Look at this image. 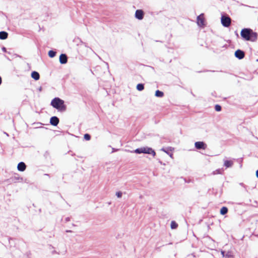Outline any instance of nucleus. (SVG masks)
<instances>
[{"label": "nucleus", "instance_id": "obj_7", "mask_svg": "<svg viewBox=\"0 0 258 258\" xmlns=\"http://www.w3.org/2000/svg\"><path fill=\"white\" fill-rule=\"evenodd\" d=\"M144 17V12L142 10H137L135 13V17L139 20H142Z\"/></svg>", "mask_w": 258, "mask_h": 258}, {"label": "nucleus", "instance_id": "obj_13", "mask_svg": "<svg viewBox=\"0 0 258 258\" xmlns=\"http://www.w3.org/2000/svg\"><path fill=\"white\" fill-rule=\"evenodd\" d=\"M31 76V77L36 81L38 80L40 78V75L39 73L35 71L32 72Z\"/></svg>", "mask_w": 258, "mask_h": 258}, {"label": "nucleus", "instance_id": "obj_15", "mask_svg": "<svg viewBox=\"0 0 258 258\" xmlns=\"http://www.w3.org/2000/svg\"><path fill=\"white\" fill-rule=\"evenodd\" d=\"M233 162L230 160H225L224 161V166L227 168L230 167L233 165Z\"/></svg>", "mask_w": 258, "mask_h": 258}, {"label": "nucleus", "instance_id": "obj_23", "mask_svg": "<svg viewBox=\"0 0 258 258\" xmlns=\"http://www.w3.org/2000/svg\"><path fill=\"white\" fill-rule=\"evenodd\" d=\"M215 110L217 111H220L221 110V107L220 105H216L215 106Z\"/></svg>", "mask_w": 258, "mask_h": 258}, {"label": "nucleus", "instance_id": "obj_22", "mask_svg": "<svg viewBox=\"0 0 258 258\" xmlns=\"http://www.w3.org/2000/svg\"><path fill=\"white\" fill-rule=\"evenodd\" d=\"M90 138H91L89 134H86L84 135V139L86 140L89 141L90 140Z\"/></svg>", "mask_w": 258, "mask_h": 258}, {"label": "nucleus", "instance_id": "obj_9", "mask_svg": "<svg viewBox=\"0 0 258 258\" xmlns=\"http://www.w3.org/2000/svg\"><path fill=\"white\" fill-rule=\"evenodd\" d=\"M235 56L239 59H242L244 56V53L240 50H237L235 52Z\"/></svg>", "mask_w": 258, "mask_h": 258}, {"label": "nucleus", "instance_id": "obj_16", "mask_svg": "<svg viewBox=\"0 0 258 258\" xmlns=\"http://www.w3.org/2000/svg\"><path fill=\"white\" fill-rule=\"evenodd\" d=\"M155 96L157 97H162L164 96V93L162 91L157 90L155 92Z\"/></svg>", "mask_w": 258, "mask_h": 258}, {"label": "nucleus", "instance_id": "obj_6", "mask_svg": "<svg viewBox=\"0 0 258 258\" xmlns=\"http://www.w3.org/2000/svg\"><path fill=\"white\" fill-rule=\"evenodd\" d=\"M173 150H174V149L173 148H172V147H169V148H168L167 149L162 148L161 149V151H162L164 152L165 153H166L172 159L173 158V154L172 153V152L173 151Z\"/></svg>", "mask_w": 258, "mask_h": 258}, {"label": "nucleus", "instance_id": "obj_19", "mask_svg": "<svg viewBox=\"0 0 258 258\" xmlns=\"http://www.w3.org/2000/svg\"><path fill=\"white\" fill-rule=\"evenodd\" d=\"M144 88V85L142 84H139L137 86V89L139 91H142Z\"/></svg>", "mask_w": 258, "mask_h": 258}, {"label": "nucleus", "instance_id": "obj_5", "mask_svg": "<svg viewBox=\"0 0 258 258\" xmlns=\"http://www.w3.org/2000/svg\"><path fill=\"white\" fill-rule=\"evenodd\" d=\"M197 24L200 27L205 26V18L203 14H201L197 17Z\"/></svg>", "mask_w": 258, "mask_h": 258}, {"label": "nucleus", "instance_id": "obj_25", "mask_svg": "<svg viewBox=\"0 0 258 258\" xmlns=\"http://www.w3.org/2000/svg\"><path fill=\"white\" fill-rule=\"evenodd\" d=\"M221 254H222V256H223V257H225V254H225V252H224V251H221Z\"/></svg>", "mask_w": 258, "mask_h": 258}, {"label": "nucleus", "instance_id": "obj_2", "mask_svg": "<svg viewBox=\"0 0 258 258\" xmlns=\"http://www.w3.org/2000/svg\"><path fill=\"white\" fill-rule=\"evenodd\" d=\"M51 105L57 110L63 112L66 110V106L63 100L58 97H55L51 100Z\"/></svg>", "mask_w": 258, "mask_h": 258}, {"label": "nucleus", "instance_id": "obj_8", "mask_svg": "<svg viewBox=\"0 0 258 258\" xmlns=\"http://www.w3.org/2000/svg\"><path fill=\"white\" fill-rule=\"evenodd\" d=\"M195 147L198 149H205L206 145L203 142H197L195 143Z\"/></svg>", "mask_w": 258, "mask_h": 258}, {"label": "nucleus", "instance_id": "obj_27", "mask_svg": "<svg viewBox=\"0 0 258 258\" xmlns=\"http://www.w3.org/2000/svg\"><path fill=\"white\" fill-rule=\"evenodd\" d=\"M3 50L4 51H6V48L5 47H3Z\"/></svg>", "mask_w": 258, "mask_h": 258}, {"label": "nucleus", "instance_id": "obj_4", "mask_svg": "<svg viewBox=\"0 0 258 258\" xmlns=\"http://www.w3.org/2000/svg\"><path fill=\"white\" fill-rule=\"evenodd\" d=\"M221 23L224 27H228L231 24V19L229 17L222 16Z\"/></svg>", "mask_w": 258, "mask_h": 258}, {"label": "nucleus", "instance_id": "obj_20", "mask_svg": "<svg viewBox=\"0 0 258 258\" xmlns=\"http://www.w3.org/2000/svg\"><path fill=\"white\" fill-rule=\"evenodd\" d=\"M56 52L53 50H50L48 52V55L50 57H53L55 56Z\"/></svg>", "mask_w": 258, "mask_h": 258}, {"label": "nucleus", "instance_id": "obj_14", "mask_svg": "<svg viewBox=\"0 0 258 258\" xmlns=\"http://www.w3.org/2000/svg\"><path fill=\"white\" fill-rule=\"evenodd\" d=\"M8 34L5 31L0 32V39L5 40L8 38Z\"/></svg>", "mask_w": 258, "mask_h": 258}, {"label": "nucleus", "instance_id": "obj_12", "mask_svg": "<svg viewBox=\"0 0 258 258\" xmlns=\"http://www.w3.org/2000/svg\"><path fill=\"white\" fill-rule=\"evenodd\" d=\"M59 61L61 64H64L67 63V57L66 54H61L59 56Z\"/></svg>", "mask_w": 258, "mask_h": 258}, {"label": "nucleus", "instance_id": "obj_3", "mask_svg": "<svg viewBox=\"0 0 258 258\" xmlns=\"http://www.w3.org/2000/svg\"><path fill=\"white\" fill-rule=\"evenodd\" d=\"M134 153L137 154H151L154 157L156 155V153L154 150H153L151 148L148 147H143L140 148H138L136 149L134 151Z\"/></svg>", "mask_w": 258, "mask_h": 258}, {"label": "nucleus", "instance_id": "obj_10", "mask_svg": "<svg viewBox=\"0 0 258 258\" xmlns=\"http://www.w3.org/2000/svg\"><path fill=\"white\" fill-rule=\"evenodd\" d=\"M59 122L58 118L56 116H53L50 118V123L51 125L54 126H56L58 124Z\"/></svg>", "mask_w": 258, "mask_h": 258}, {"label": "nucleus", "instance_id": "obj_18", "mask_svg": "<svg viewBox=\"0 0 258 258\" xmlns=\"http://www.w3.org/2000/svg\"><path fill=\"white\" fill-rule=\"evenodd\" d=\"M178 226V224L174 221L171 222V229H176Z\"/></svg>", "mask_w": 258, "mask_h": 258}, {"label": "nucleus", "instance_id": "obj_26", "mask_svg": "<svg viewBox=\"0 0 258 258\" xmlns=\"http://www.w3.org/2000/svg\"><path fill=\"white\" fill-rule=\"evenodd\" d=\"M256 176L258 178V170L256 171Z\"/></svg>", "mask_w": 258, "mask_h": 258}, {"label": "nucleus", "instance_id": "obj_24", "mask_svg": "<svg viewBox=\"0 0 258 258\" xmlns=\"http://www.w3.org/2000/svg\"><path fill=\"white\" fill-rule=\"evenodd\" d=\"M116 196L118 198H120L122 196V192L120 191H118V192H116Z\"/></svg>", "mask_w": 258, "mask_h": 258}, {"label": "nucleus", "instance_id": "obj_11", "mask_svg": "<svg viewBox=\"0 0 258 258\" xmlns=\"http://www.w3.org/2000/svg\"><path fill=\"white\" fill-rule=\"evenodd\" d=\"M26 165L24 162H20L18 164L17 168L20 171H24L26 169Z\"/></svg>", "mask_w": 258, "mask_h": 258}, {"label": "nucleus", "instance_id": "obj_17", "mask_svg": "<svg viewBox=\"0 0 258 258\" xmlns=\"http://www.w3.org/2000/svg\"><path fill=\"white\" fill-rule=\"evenodd\" d=\"M227 212L228 209L225 207H222L220 210V214L223 215L226 214Z\"/></svg>", "mask_w": 258, "mask_h": 258}, {"label": "nucleus", "instance_id": "obj_21", "mask_svg": "<svg viewBox=\"0 0 258 258\" xmlns=\"http://www.w3.org/2000/svg\"><path fill=\"white\" fill-rule=\"evenodd\" d=\"M225 258H234V256H233V255H232V253L230 251H228L225 254Z\"/></svg>", "mask_w": 258, "mask_h": 258}, {"label": "nucleus", "instance_id": "obj_1", "mask_svg": "<svg viewBox=\"0 0 258 258\" xmlns=\"http://www.w3.org/2000/svg\"><path fill=\"white\" fill-rule=\"evenodd\" d=\"M241 36L245 40L255 41L257 38V35L250 29H243L241 31Z\"/></svg>", "mask_w": 258, "mask_h": 258}]
</instances>
